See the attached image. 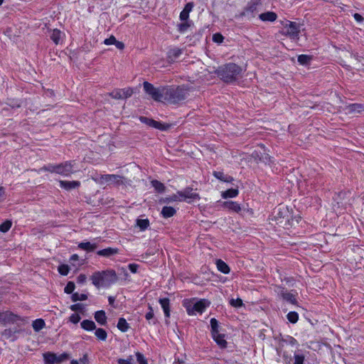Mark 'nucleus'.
<instances>
[{
    "mask_svg": "<svg viewBox=\"0 0 364 364\" xmlns=\"http://www.w3.org/2000/svg\"><path fill=\"white\" fill-rule=\"evenodd\" d=\"M115 46L119 49V50H123L124 48V44L123 42H121V41H117V42L114 43Z\"/></svg>",
    "mask_w": 364,
    "mask_h": 364,
    "instance_id": "nucleus-64",
    "label": "nucleus"
},
{
    "mask_svg": "<svg viewBox=\"0 0 364 364\" xmlns=\"http://www.w3.org/2000/svg\"><path fill=\"white\" fill-rule=\"evenodd\" d=\"M122 99H127L130 97L133 94V90L130 87H127L124 89H121Z\"/></svg>",
    "mask_w": 364,
    "mask_h": 364,
    "instance_id": "nucleus-49",
    "label": "nucleus"
},
{
    "mask_svg": "<svg viewBox=\"0 0 364 364\" xmlns=\"http://www.w3.org/2000/svg\"><path fill=\"white\" fill-rule=\"evenodd\" d=\"M87 299V294H78V293H73L71 296V299L73 302L77 301H85Z\"/></svg>",
    "mask_w": 364,
    "mask_h": 364,
    "instance_id": "nucleus-43",
    "label": "nucleus"
},
{
    "mask_svg": "<svg viewBox=\"0 0 364 364\" xmlns=\"http://www.w3.org/2000/svg\"><path fill=\"white\" fill-rule=\"evenodd\" d=\"M213 175L218 178V180L223 182H232L233 181V178L230 176L225 175L222 171H214Z\"/></svg>",
    "mask_w": 364,
    "mask_h": 364,
    "instance_id": "nucleus-24",
    "label": "nucleus"
},
{
    "mask_svg": "<svg viewBox=\"0 0 364 364\" xmlns=\"http://www.w3.org/2000/svg\"><path fill=\"white\" fill-rule=\"evenodd\" d=\"M353 17L358 22H362L364 20L363 17L360 14L357 13L353 15Z\"/></svg>",
    "mask_w": 364,
    "mask_h": 364,
    "instance_id": "nucleus-63",
    "label": "nucleus"
},
{
    "mask_svg": "<svg viewBox=\"0 0 364 364\" xmlns=\"http://www.w3.org/2000/svg\"><path fill=\"white\" fill-rule=\"evenodd\" d=\"M164 100L170 104H178L186 100L188 90L183 86H164Z\"/></svg>",
    "mask_w": 364,
    "mask_h": 364,
    "instance_id": "nucleus-3",
    "label": "nucleus"
},
{
    "mask_svg": "<svg viewBox=\"0 0 364 364\" xmlns=\"http://www.w3.org/2000/svg\"><path fill=\"white\" fill-rule=\"evenodd\" d=\"M86 279H87V277H86L85 274H80L77 278V282L79 284H84L86 282Z\"/></svg>",
    "mask_w": 364,
    "mask_h": 364,
    "instance_id": "nucleus-60",
    "label": "nucleus"
},
{
    "mask_svg": "<svg viewBox=\"0 0 364 364\" xmlns=\"http://www.w3.org/2000/svg\"><path fill=\"white\" fill-rule=\"evenodd\" d=\"M136 223L141 231L146 230L149 226V220L148 219H137Z\"/></svg>",
    "mask_w": 364,
    "mask_h": 364,
    "instance_id": "nucleus-38",
    "label": "nucleus"
},
{
    "mask_svg": "<svg viewBox=\"0 0 364 364\" xmlns=\"http://www.w3.org/2000/svg\"><path fill=\"white\" fill-rule=\"evenodd\" d=\"M95 334L96 337L101 341H105L107 337V333L105 330L101 328H96Z\"/></svg>",
    "mask_w": 364,
    "mask_h": 364,
    "instance_id": "nucleus-40",
    "label": "nucleus"
},
{
    "mask_svg": "<svg viewBox=\"0 0 364 364\" xmlns=\"http://www.w3.org/2000/svg\"><path fill=\"white\" fill-rule=\"evenodd\" d=\"M139 121L149 127H154L161 131L167 130L171 127V125L168 124H163L160 122L156 121L153 119L148 118L146 117H139Z\"/></svg>",
    "mask_w": 364,
    "mask_h": 364,
    "instance_id": "nucleus-7",
    "label": "nucleus"
},
{
    "mask_svg": "<svg viewBox=\"0 0 364 364\" xmlns=\"http://www.w3.org/2000/svg\"><path fill=\"white\" fill-rule=\"evenodd\" d=\"M257 10V4H251L247 5L242 13L241 14L242 16H251L252 17L254 16L253 14Z\"/></svg>",
    "mask_w": 364,
    "mask_h": 364,
    "instance_id": "nucleus-30",
    "label": "nucleus"
},
{
    "mask_svg": "<svg viewBox=\"0 0 364 364\" xmlns=\"http://www.w3.org/2000/svg\"><path fill=\"white\" fill-rule=\"evenodd\" d=\"M260 161H264V163H270L271 162V158L267 154H264V156H262V158L259 159Z\"/></svg>",
    "mask_w": 364,
    "mask_h": 364,
    "instance_id": "nucleus-62",
    "label": "nucleus"
},
{
    "mask_svg": "<svg viewBox=\"0 0 364 364\" xmlns=\"http://www.w3.org/2000/svg\"><path fill=\"white\" fill-rule=\"evenodd\" d=\"M151 185L154 188L155 191L158 193H163L164 192L166 187L161 182L157 181V180H153L151 181Z\"/></svg>",
    "mask_w": 364,
    "mask_h": 364,
    "instance_id": "nucleus-37",
    "label": "nucleus"
},
{
    "mask_svg": "<svg viewBox=\"0 0 364 364\" xmlns=\"http://www.w3.org/2000/svg\"><path fill=\"white\" fill-rule=\"evenodd\" d=\"M210 305V302L206 299H200L194 304L186 305V309L188 315H195L196 313L202 314L206 307Z\"/></svg>",
    "mask_w": 364,
    "mask_h": 364,
    "instance_id": "nucleus-6",
    "label": "nucleus"
},
{
    "mask_svg": "<svg viewBox=\"0 0 364 364\" xmlns=\"http://www.w3.org/2000/svg\"><path fill=\"white\" fill-rule=\"evenodd\" d=\"M46 326V323L43 319L38 318L33 321L32 326L35 331L38 332L43 329Z\"/></svg>",
    "mask_w": 364,
    "mask_h": 364,
    "instance_id": "nucleus-33",
    "label": "nucleus"
},
{
    "mask_svg": "<svg viewBox=\"0 0 364 364\" xmlns=\"http://www.w3.org/2000/svg\"><path fill=\"white\" fill-rule=\"evenodd\" d=\"M70 268L67 264H61L58 267V272L62 275H67L69 272Z\"/></svg>",
    "mask_w": 364,
    "mask_h": 364,
    "instance_id": "nucleus-51",
    "label": "nucleus"
},
{
    "mask_svg": "<svg viewBox=\"0 0 364 364\" xmlns=\"http://www.w3.org/2000/svg\"><path fill=\"white\" fill-rule=\"evenodd\" d=\"M210 326H211V335L212 337H215V335L219 333V325L218 321L216 318H212L210 319Z\"/></svg>",
    "mask_w": 364,
    "mask_h": 364,
    "instance_id": "nucleus-35",
    "label": "nucleus"
},
{
    "mask_svg": "<svg viewBox=\"0 0 364 364\" xmlns=\"http://www.w3.org/2000/svg\"><path fill=\"white\" fill-rule=\"evenodd\" d=\"M176 210L171 206H164L161 210V215L164 218L173 216L176 214Z\"/></svg>",
    "mask_w": 364,
    "mask_h": 364,
    "instance_id": "nucleus-27",
    "label": "nucleus"
},
{
    "mask_svg": "<svg viewBox=\"0 0 364 364\" xmlns=\"http://www.w3.org/2000/svg\"><path fill=\"white\" fill-rule=\"evenodd\" d=\"M78 247L87 252H93L97 248L96 244H92L90 242H80Z\"/></svg>",
    "mask_w": 364,
    "mask_h": 364,
    "instance_id": "nucleus-29",
    "label": "nucleus"
},
{
    "mask_svg": "<svg viewBox=\"0 0 364 364\" xmlns=\"http://www.w3.org/2000/svg\"><path fill=\"white\" fill-rule=\"evenodd\" d=\"M117 252H118V250L117 249H114V248H112V247H108V248H105V249L99 250L97 252V254L98 255H100V256L109 257L111 255L117 254Z\"/></svg>",
    "mask_w": 364,
    "mask_h": 364,
    "instance_id": "nucleus-28",
    "label": "nucleus"
},
{
    "mask_svg": "<svg viewBox=\"0 0 364 364\" xmlns=\"http://www.w3.org/2000/svg\"><path fill=\"white\" fill-rule=\"evenodd\" d=\"M194 4L193 2H188L186 4L184 9L180 14V19L181 21H187L189 17V13L192 11Z\"/></svg>",
    "mask_w": 364,
    "mask_h": 364,
    "instance_id": "nucleus-16",
    "label": "nucleus"
},
{
    "mask_svg": "<svg viewBox=\"0 0 364 364\" xmlns=\"http://www.w3.org/2000/svg\"><path fill=\"white\" fill-rule=\"evenodd\" d=\"M61 32L58 29H54L50 35L51 40L55 43L58 44L60 39Z\"/></svg>",
    "mask_w": 364,
    "mask_h": 364,
    "instance_id": "nucleus-41",
    "label": "nucleus"
},
{
    "mask_svg": "<svg viewBox=\"0 0 364 364\" xmlns=\"http://www.w3.org/2000/svg\"><path fill=\"white\" fill-rule=\"evenodd\" d=\"M159 303L164 310L166 317L170 316V300L168 298H162L159 299Z\"/></svg>",
    "mask_w": 364,
    "mask_h": 364,
    "instance_id": "nucleus-20",
    "label": "nucleus"
},
{
    "mask_svg": "<svg viewBox=\"0 0 364 364\" xmlns=\"http://www.w3.org/2000/svg\"><path fill=\"white\" fill-rule=\"evenodd\" d=\"M274 218L277 220V224L284 226L289 220V215L288 213L287 210L281 208H278L274 210Z\"/></svg>",
    "mask_w": 364,
    "mask_h": 364,
    "instance_id": "nucleus-8",
    "label": "nucleus"
},
{
    "mask_svg": "<svg viewBox=\"0 0 364 364\" xmlns=\"http://www.w3.org/2000/svg\"><path fill=\"white\" fill-rule=\"evenodd\" d=\"M136 360L139 364H148L144 355L139 352L136 353Z\"/></svg>",
    "mask_w": 364,
    "mask_h": 364,
    "instance_id": "nucleus-53",
    "label": "nucleus"
},
{
    "mask_svg": "<svg viewBox=\"0 0 364 364\" xmlns=\"http://www.w3.org/2000/svg\"><path fill=\"white\" fill-rule=\"evenodd\" d=\"M68 355L67 353H62L59 355H57V363H60L61 362L66 360L68 359Z\"/></svg>",
    "mask_w": 364,
    "mask_h": 364,
    "instance_id": "nucleus-58",
    "label": "nucleus"
},
{
    "mask_svg": "<svg viewBox=\"0 0 364 364\" xmlns=\"http://www.w3.org/2000/svg\"><path fill=\"white\" fill-rule=\"evenodd\" d=\"M311 60L312 56L311 55L302 54L298 56V62L299 63L300 65H306L309 64Z\"/></svg>",
    "mask_w": 364,
    "mask_h": 364,
    "instance_id": "nucleus-39",
    "label": "nucleus"
},
{
    "mask_svg": "<svg viewBox=\"0 0 364 364\" xmlns=\"http://www.w3.org/2000/svg\"><path fill=\"white\" fill-rule=\"evenodd\" d=\"M92 283L97 289L108 287L118 281V277L114 269L95 272L90 277Z\"/></svg>",
    "mask_w": 364,
    "mask_h": 364,
    "instance_id": "nucleus-1",
    "label": "nucleus"
},
{
    "mask_svg": "<svg viewBox=\"0 0 364 364\" xmlns=\"http://www.w3.org/2000/svg\"><path fill=\"white\" fill-rule=\"evenodd\" d=\"M223 206L235 213H239L241 210L240 204L234 201H225L223 203Z\"/></svg>",
    "mask_w": 364,
    "mask_h": 364,
    "instance_id": "nucleus-19",
    "label": "nucleus"
},
{
    "mask_svg": "<svg viewBox=\"0 0 364 364\" xmlns=\"http://www.w3.org/2000/svg\"><path fill=\"white\" fill-rule=\"evenodd\" d=\"M101 179L107 183H112L117 185L125 184L124 176L115 174H106L101 176Z\"/></svg>",
    "mask_w": 364,
    "mask_h": 364,
    "instance_id": "nucleus-11",
    "label": "nucleus"
},
{
    "mask_svg": "<svg viewBox=\"0 0 364 364\" xmlns=\"http://www.w3.org/2000/svg\"><path fill=\"white\" fill-rule=\"evenodd\" d=\"M128 267H129V269L132 273H136L137 272L138 268H139V265L136 264H129Z\"/></svg>",
    "mask_w": 364,
    "mask_h": 364,
    "instance_id": "nucleus-61",
    "label": "nucleus"
},
{
    "mask_svg": "<svg viewBox=\"0 0 364 364\" xmlns=\"http://www.w3.org/2000/svg\"><path fill=\"white\" fill-rule=\"evenodd\" d=\"M238 190L237 188H230L222 193L223 198H234L238 195Z\"/></svg>",
    "mask_w": 364,
    "mask_h": 364,
    "instance_id": "nucleus-36",
    "label": "nucleus"
},
{
    "mask_svg": "<svg viewBox=\"0 0 364 364\" xmlns=\"http://www.w3.org/2000/svg\"><path fill=\"white\" fill-rule=\"evenodd\" d=\"M178 194L183 198V200H186L188 203L200 199L199 195L197 193L193 192V188H186L181 191H178ZM180 200H182V199H180Z\"/></svg>",
    "mask_w": 364,
    "mask_h": 364,
    "instance_id": "nucleus-9",
    "label": "nucleus"
},
{
    "mask_svg": "<svg viewBox=\"0 0 364 364\" xmlns=\"http://www.w3.org/2000/svg\"><path fill=\"white\" fill-rule=\"evenodd\" d=\"M80 316L77 314H73L70 318L69 320L70 322L73 323H77L80 321Z\"/></svg>",
    "mask_w": 364,
    "mask_h": 364,
    "instance_id": "nucleus-56",
    "label": "nucleus"
},
{
    "mask_svg": "<svg viewBox=\"0 0 364 364\" xmlns=\"http://www.w3.org/2000/svg\"><path fill=\"white\" fill-rule=\"evenodd\" d=\"M182 53H183L182 49L175 48L168 51V57L171 60H174L176 58H178L182 54Z\"/></svg>",
    "mask_w": 364,
    "mask_h": 364,
    "instance_id": "nucleus-34",
    "label": "nucleus"
},
{
    "mask_svg": "<svg viewBox=\"0 0 364 364\" xmlns=\"http://www.w3.org/2000/svg\"><path fill=\"white\" fill-rule=\"evenodd\" d=\"M230 304L232 306L237 307V308L241 307L243 305L242 301L240 299H232L230 301Z\"/></svg>",
    "mask_w": 364,
    "mask_h": 364,
    "instance_id": "nucleus-54",
    "label": "nucleus"
},
{
    "mask_svg": "<svg viewBox=\"0 0 364 364\" xmlns=\"http://www.w3.org/2000/svg\"><path fill=\"white\" fill-rule=\"evenodd\" d=\"M291 291H287V290L282 289L279 292V296L286 301L291 304H296L297 301L296 299L297 293L294 291V293Z\"/></svg>",
    "mask_w": 364,
    "mask_h": 364,
    "instance_id": "nucleus-13",
    "label": "nucleus"
},
{
    "mask_svg": "<svg viewBox=\"0 0 364 364\" xmlns=\"http://www.w3.org/2000/svg\"><path fill=\"white\" fill-rule=\"evenodd\" d=\"M1 318L0 322L6 323H14L21 320V317L10 311L1 312Z\"/></svg>",
    "mask_w": 364,
    "mask_h": 364,
    "instance_id": "nucleus-12",
    "label": "nucleus"
},
{
    "mask_svg": "<svg viewBox=\"0 0 364 364\" xmlns=\"http://www.w3.org/2000/svg\"><path fill=\"white\" fill-rule=\"evenodd\" d=\"M95 319L100 325H105L107 323V316L105 311L100 310L95 313Z\"/></svg>",
    "mask_w": 364,
    "mask_h": 364,
    "instance_id": "nucleus-21",
    "label": "nucleus"
},
{
    "mask_svg": "<svg viewBox=\"0 0 364 364\" xmlns=\"http://www.w3.org/2000/svg\"><path fill=\"white\" fill-rule=\"evenodd\" d=\"M40 171H49L50 173H57V165L48 164L47 166H44L40 168Z\"/></svg>",
    "mask_w": 364,
    "mask_h": 364,
    "instance_id": "nucleus-46",
    "label": "nucleus"
},
{
    "mask_svg": "<svg viewBox=\"0 0 364 364\" xmlns=\"http://www.w3.org/2000/svg\"><path fill=\"white\" fill-rule=\"evenodd\" d=\"M143 87L146 93L149 95L153 100L157 102H162L164 100V86L155 87L152 84L149 82H144Z\"/></svg>",
    "mask_w": 364,
    "mask_h": 364,
    "instance_id": "nucleus-4",
    "label": "nucleus"
},
{
    "mask_svg": "<svg viewBox=\"0 0 364 364\" xmlns=\"http://www.w3.org/2000/svg\"><path fill=\"white\" fill-rule=\"evenodd\" d=\"M109 95L113 99L119 100L122 99L121 89H117L109 93Z\"/></svg>",
    "mask_w": 364,
    "mask_h": 364,
    "instance_id": "nucleus-50",
    "label": "nucleus"
},
{
    "mask_svg": "<svg viewBox=\"0 0 364 364\" xmlns=\"http://www.w3.org/2000/svg\"><path fill=\"white\" fill-rule=\"evenodd\" d=\"M117 328L122 332H127L130 328L129 324L124 318H119L117 323Z\"/></svg>",
    "mask_w": 364,
    "mask_h": 364,
    "instance_id": "nucleus-31",
    "label": "nucleus"
},
{
    "mask_svg": "<svg viewBox=\"0 0 364 364\" xmlns=\"http://www.w3.org/2000/svg\"><path fill=\"white\" fill-rule=\"evenodd\" d=\"M145 318L147 321H150V320L153 319L154 324H155L157 321L156 319H154V310L151 305H149V312H147L146 314Z\"/></svg>",
    "mask_w": 364,
    "mask_h": 364,
    "instance_id": "nucleus-45",
    "label": "nucleus"
},
{
    "mask_svg": "<svg viewBox=\"0 0 364 364\" xmlns=\"http://www.w3.org/2000/svg\"><path fill=\"white\" fill-rule=\"evenodd\" d=\"M12 222L9 220H6L3 223L0 225V232H6L11 228Z\"/></svg>",
    "mask_w": 364,
    "mask_h": 364,
    "instance_id": "nucleus-42",
    "label": "nucleus"
},
{
    "mask_svg": "<svg viewBox=\"0 0 364 364\" xmlns=\"http://www.w3.org/2000/svg\"><path fill=\"white\" fill-rule=\"evenodd\" d=\"M216 264H217V268L220 272H221L224 274H228L230 272V267L223 260L218 259L216 262Z\"/></svg>",
    "mask_w": 364,
    "mask_h": 364,
    "instance_id": "nucleus-32",
    "label": "nucleus"
},
{
    "mask_svg": "<svg viewBox=\"0 0 364 364\" xmlns=\"http://www.w3.org/2000/svg\"><path fill=\"white\" fill-rule=\"evenodd\" d=\"M287 317L289 321L292 323H296L299 319V315L296 311H290Z\"/></svg>",
    "mask_w": 364,
    "mask_h": 364,
    "instance_id": "nucleus-44",
    "label": "nucleus"
},
{
    "mask_svg": "<svg viewBox=\"0 0 364 364\" xmlns=\"http://www.w3.org/2000/svg\"><path fill=\"white\" fill-rule=\"evenodd\" d=\"M224 40V37L220 33H216L213 36V41L215 43H221Z\"/></svg>",
    "mask_w": 364,
    "mask_h": 364,
    "instance_id": "nucleus-55",
    "label": "nucleus"
},
{
    "mask_svg": "<svg viewBox=\"0 0 364 364\" xmlns=\"http://www.w3.org/2000/svg\"><path fill=\"white\" fill-rule=\"evenodd\" d=\"M294 364H306L305 355L301 350H297L294 352Z\"/></svg>",
    "mask_w": 364,
    "mask_h": 364,
    "instance_id": "nucleus-18",
    "label": "nucleus"
},
{
    "mask_svg": "<svg viewBox=\"0 0 364 364\" xmlns=\"http://www.w3.org/2000/svg\"><path fill=\"white\" fill-rule=\"evenodd\" d=\"M74 161H65L60 164H57V173L65 176H70L74 173L73 169Z\"/></svg>",
    "mask_w": 364,
    "mask_h": 364,
    "instance_id": "nucleus-10",
    "label": "nucleus"
},
{
    "mask_svg": "<svg viewBox=\"0 0 364 364\" xmlns=\"http://www.w3.org/2000/svg\"><path fill=\"white\" fill-rule=\"evenodd\" d=\"M20 331L21 330L17 328H6L1 333V335L5 338H12V341H15L16 339L15 334L16 333H19Z\"/></svg>",
    "mask_w": 364,
    "mask_h": 364,
    "instance_id": "nucleus-22",
    "label": "nucleus"
},
{
    "mask_svg": "<svg viewBox=\"0 0 364 364\" xmlns=\"http://www.w3.org/2000/svg\"><path fill=\"white\" fill-rule=\"evenodd\" d=\"M242 70L241 67L237 64L230 63L218 67L215 73L223 81L229 83L235 81Z\"/></svg>",
    "mask_w": 364,
    "mask_h": 364,
    "instance_id": "nucleus-2",
    "label": "nucleus"
},
{
    "mask_svg": "<svg viewBox=\"0 0 364 364\" xmlns=\"http://www.w3.org/2000/svg\"><path fill=\"white\" fill-rule=\"evenodd\" d=\"M345 110L348 114L360 113L364 111V104H350L346 107Z\"/></svg>",
    "mask_w": 364,
    "mask_h": 364,
    "instance_id": "nucleus-14",
    "label": "nucleus"
},
{
    "mask_svg": "<svg viewBox=\"0 0 364 364\" xmlns=\"http://www.w3.org/2000/svg\"><path fill=\"white\" fill-rule=\"evenodd\" d=\"M259 18L262 21H270L273 22L276 21L277 15L273 11H267L259 15Z\"/></svg>",
    "mask_w": 364,
    "mask_h": 364,
    "instance_id": "nucleus-17",
    "label": "nucleus"
},
{
    "mask_svg": "<svg viewBox=\"0 0 364 364\" xmlns=\"http://www.w3.org/2000/svg\"><path fill=\"white\" fill-rule=\"evenodd\" d=\"M117 364H134L133 357L129 355L127 359L119 358Z\"/></svg>",
    "mask_w": 364,
    "mask_h": 364,
    "instance_id": "nucleus-52",
    "label": "nucleus"
},
{
    "mask_svg": "<svg viewBox=\"0 0 364 364\" xmlns=\"http://www.w3.org/2000/svg\"><path fill=\"white\" fill-rule=\"evenodd\" d=\"M82 304H75L70 306V309L73 311H82Z\"/></svg>",
    "mask_w": 364,
    "mask_h": 364,
    "instance_id": "nucleus-59",
    "label": "nucleus"
},
{
    "mask_svg": "<svg viewBox=\"0 0 364 364\" xmlns=\"http://www.w3.org/2000/svg\"><path fill=\"white\" fill-rule=\"evenodd\" d=\"M282 34L289 36L291 39H299L300 29L299 25L298 23L287 20L284 22H282Z\"/></svg>",
    "mask_w": 364,
    "mask_h": 364,
    "instance_id": "nucleus-5",
    "label": "nucleus"
},
{
    "mask_svg": "<svg viewBox=\"0 0 364 364\" xmlns=\"http://www.w3.org/2000/svg\"><path fill=\"white\" fill-rule=\"evenodd\" d=\"M81 327L85 331H93L96 329V325L93 321L83 320L80 323Z\"/></svg>",
    "mask_w": 364,
    "mask_h": 364,
    "instance_id": "nucleus-26",
    "label": "nucleus"
},
{
    "mask_svg": "<svg viewBox=\"0 0 364 364\" xmlns=\"http://www.w3.org/2000/svg\"><path fill=\"white\" fill-rule=\"evenodd\" d=\"M75 283L73 282H68L64 289V291H65V293L70 294L73 292V291L75 290Z\"/></svg>",
    "mask_w": 364,
    "mask_h": 364,
    "instance_id": "nucleus-48",
    "label": "nucleus"
},
{
    "mask_svg": "<svg viewBox=\"0 0 364 364\" xmlns=\"http://www.w3.org/2000/svg\"><path fill=\"white\" fill-rule=\"evenodd\" d=\"M212 338L221 348H227L228 343L224 338L225 334L218 333Z\"/></svg>",
    "mask_w": 364,
    "mask_h": 364,
    "instance_id": "nucleus-25",
    "label": "nucleus"
},
{
    "mask_svg": "<svg viewBox=\"0 0 364 364\" xmlns=\"http://www.w3.org/2000/svg\"><path fill=\"white\" fill-rule=\"evenodd\" d=\"M80 186V182L78 181H60V186L67 191L78 188Z\"/></svg>",
    "mask_w": 364,
    "mask_h": 364,
    "instance_id": "nucleus-15",
    "label": "nucleus"
},
{
    "mask_svg": "<svg viewBox=\"0 0 364 364\" xmlns=\"http://www.w3.org/2000/svg\"><path fill=\"white\" fill-rule=\"evenodd\" d=\"M189 27L190 23L187 21H185V22L181 23L178 25V31L183 33H185Z\"/></svg>",
    "mask_w": 364,
    "mask_h": 364,
    "instance_id": "nucleus-47",
    "label": "nucleus"
},
{
    "mask_svg": "<svg viewBox=\"0 0 364 364\" xmlns=\"http://www.w3.org/2000/svg\"><path fill=\"white\" fill-rule=\"evenodd\" d=\"M44 361L46 364H58L57 355L53 353H46L43 354Z\"/></svg>",
    "mask_w": 364,
    "mask_h": 364,
    "instance_id": "nucleus-23",
    "label": "nucleus"
},
{
    "mask_svg": "<svg viewBox=\"0 0 364 364\" xmlns=\"http://www.w3.org/2000/svg\"><path fill=\"white\" fill-rule=\"evenodd\" d=\"M117 42V39L114 36H111L109 38H106L104 41V43L106 45H114Z\"/></svg>",
    "mask_w": 364,
    "mask_h": 364,
    "instance_id": "nucleus-57",
    "label": "nucleus"
}]
</instances>
